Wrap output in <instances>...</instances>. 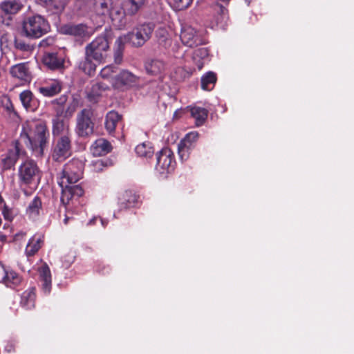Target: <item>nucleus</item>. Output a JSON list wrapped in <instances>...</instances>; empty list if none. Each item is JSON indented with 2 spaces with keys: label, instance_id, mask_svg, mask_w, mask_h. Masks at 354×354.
Listing matches in <instances>:
<instances>
[{
  "label": "nucleus",
  "instance_id": "obj_50",
  "mask_svg": "<svg viewBox=\"0 0 354 354\" xmlns=\"http://www.w3.org/2000/svg\"><path fill=\"white\" fill-rule=\"evenodd\" d=\"M55 43V39L51 37H46L42 39L39 43L40 47H47L53 45Z\"/></svg>",
  "mask_w": 354,
  "mask_h": 354
},
{
  "label": "nucleus",
  "instance_id": "obj_10",
  "mask_svg": "<svg viewBox=\"0 0 354 354\" xmlns=\"http://www.w3.org/2000/svg\"><path fill=\"white\" fill-rule=\"evenodd\" d=\"M154 30L151 23L138 26L133 32L129 34V40L134 46H142L149 38Z\"/></svg>",
  "mask_w": 354,
  "mask_h": 354
},
{
  "label": "nucleus",
  "instance_id": "obj_27",
  "mask_svg": "<svg viewBox=\"0 0 354 354\" xmlns=\"http://www.w3.org/2000/svg\"><path fill=\"white\" fill-rule=\"evenodd\" d=\"M41 281H42L43 290L48 293L51 288V274L47 265H43L39 270Z\"/></svg>",
  "mask_w": 354,
  "mask_h": 354
},
{
  "label": "nucleus",
  "instance_id": "obj_34",
  "mask_svg": "<svg viewBox=\"0 0 354 354\" xmlns=\"http://www.w3.org/2000/svg\"><path fill=\"white\" fill-rule=\"evenodd\" d=\"M208 111L201 107H192L191 109V115L195 119L197 126L202 125L207 117Z\"/></svg>",
  "mask_w": 354,
  "mask_h": 354
},
{
  "label": "nucleus",
  "instance_id": "obj_23",
  "mask_svg": "<svg viewBox=\"0 0 354 354\" xmlns=\"http://www.w3.org/2000/svg\"><path fill=\"white\" fill-rule=\"evenodd\" d=\"M24 5L19 0H6L0 4L1 9L6 13L15 15L21 10Z\"/></svg>",
  "mask_w": 354,
  "mask_h": 354
},
{
  "label": "nucleus",
  "instance_id": "obj_3",
  "mask_svg": "<svg viewBox=\"0 0 354 354\" xmlns=\"http://www.w3.org/2000/svg\"><path fill=\"white\" fill-rule=\"evenodd\" d=\"M85 52L98 64L105 62L110 53V41L108 37L105 35L95 37L86 46Z\"/></svg>",
  "mask_w": 354,
  "mask_h": 354
},
{
  "label": "nucleus",
  "instance_id": "obj_11",
  "mask_svg": "<svg viewBox=\"0 0 354 354\" xmlns=\"http://www.w3.org/2000/svg\"><path fill=\"white\" fill-rule=\"evenodd\" d=\"M71 137L62 136L57 140L53 149V159L55 161L62 162L71 156Z\"/></svg>",
  "mask_w": 354,
  "mask_h": 354
},
{
  "label": "nucleus",
  "instance_id": "obj_40",
  "mask_svg": "<svg viewBox=\"0 0 354 354\" xmlns=\"http://www.w3.org/2000/svg\"><path fill=\"white\" fill-rule=\"evenodd\" d=\"M19 98L26 109H32L33 95L30 91L26 90L21 92Z\"/></svg>",
  "mask_w": 354,
  "mask_h": 354
},
{
  "label": "nucleus",
  "instance_id": "obj_41",
  "mask_svg": "<svg viewBox=\"0 0 354 354\" xmlns=\"http://www.w3.org/2000/svg\"><path fill=\"white\" fill-rule=\"evenodd\" d=\"M230 1L231 0H216L213 5L214 10L219 12L223 17H226L227 15V9L225 6L229 4Z\"/></svg>",
  "mask_w": 354,
  "mask_h": 354
},
{
  "label": "nucleus",
  "instance_id": "obj_46",
  "mask_svg": "<svg viewBox=\"0 0 354 354\" xmlns=\"http://www.w3.org/2000/svg\"><path fill=\"white\" fill-rule=\"evenodd\" d=\"M4 109L6 111V114L12 121L17 122L18 120L19 117L17 113L14 110L13 105L10 101L6 103Z\"/></svg>",
  "mask_w": 354,
  "mask_h": 354
},
{
  "label": "nucleus",
  "instance_id": "obj_22",
  "mask_svg": "<svg viewBox=\"0 0 354 354\" xmlns=\"http://www.w3.org/2000/svg\"><path fill=\"white\" fill-rule=\"evenodd\" d=\"M91 150L93 156H101L108 153L111 150V146L107 140L100 138L92 145Z\"/></svg>",
  "mask_w": 354,
  "mask_h": 354
},
{
  "label": "nucleus",
  "instance_id": "obj_2",
  "mask_svg": "<svg viewBox=\"0 0 354 354\" xmlns=\"http://www.w3.org/2000/svg\"><path fill=\"white\" fill-rule=\"evenodd\" d=\"M50 30L48 21L40 15L26 17L22 22L23 34L29 38L37 39Z\"/></svg>",
  "mask_w": 354,
  "mask_h": 354
},
{
  "label": "nucleus",
  "instance_id": "obj_26",
  "mask_svg": "<svg viewBox=\"0 0 354 354\" xmlns=\"http://www.w3.org/2000/svg\"><path fill=\"white\" fill-rule=\"evenodd\" d=\"M208 55L209 52L207 48H199L194 51L192 59L199 71L203 68Z\"/></svg>",
  "mask_w": 354,
  "mask_h": 354
},
{
  "label": "nucleus",
  "instance_id": "obj_52",
  "mask_svg": "<svg viewBox=\"0 0 354 354\" xmlns=\"http://www.w3.org/2000/svg\"><path fill=\"white\" fill-rule=\"evenodd\" d=\"M100 221L103 227H105L107 223L104 220L100 218Z\"/></svg>",
  "mask_w": 354,
  "mask_h": 354
},
{
  "label": "nucleus",
  "instance_id": "obj_13",
  "mask_svg": "<svg viewBox=\"0 0 354 354\" xmlns=\"http://www.w3.org/2000/svg\"><path fill=\"white\" fill-rule=\"evenodd\" d=\"M180 37L182 43L189 47H194L202 44L201 38L195 29L190 26L182 27Z\"/></svg>",
  "mask_w": 354,
  "mask_h": 354
},
{
  "label": "nucleus",
  "instance_id": "obj_5",
  "mask_svg": "<svg viewBox=\"0 0 354 354\" xmlns=\"http://www.w3.org/2000/svg\"><path fill=\"white\" fill-rule=\"evenodd\" d=\"M66 96H61L58 100H55L53 101L54 103H57L60 105L59 108L56 110V115L53 118V129L52 132L54 136H68L71 137V132L69 129L68 122L62 118V115L64 113V108L62 105L66 102Z\"/></svg>",
  "mask_w": 354,
  "mask_h": 354
},
{
  "label": "nucleus",
  "instance_id": "obj_21",
  "mask_svg": "<svg viewBox=\"0 0 354 354\" xmlns=\"http://www.w3.org/2000/svg\"><path fill=\"white\" fill-rule=\"evenodd\" d=\"M64 59L57 53H47L43 57L44 64L50 69H58L63 66Z\"/></svg>",
  "mask_w": 354,
  "mask_h": 354
},
{
  "label": "nucleus",
  "instance_id": "obj_16",
  "mask_svg": "<svg viewBox=\"0 0 354 354\" xmlns=\"http://www.w3.org/2000/svg\"><path fill=\"white\" fill-rule=\"evenodd\" d=\"M38 91L44 97H53L62 90V83L57 80H50L37 88Z\"/></svg>",
  "mask_w": 354,
  "mask_h": 354
},
{
  "label": "nucleus",
  "instance_id": "obj_45",
  "mask_svg": "<svg viewBox=\"0 0 354 354\" xmlns=\"http://www.w3.org/2000/svg\"><path fill=\"white\" fill-rule=\"evenodd\" d=\"M174 8L180 10L187 8L192 3L193 0H171Z\"/></svg>",
  "mask_w": 354,
  "mask_h": 354
},
{
  "label": "nucleus",
  "instance_id": "obj_14",
  "mask_svg": "<svg viewBox=\"0 0 354 354\" xmlns=\"http://www.w3.org/2000/svg\"><path fill=\"white\" fill-rule=\"evenodd\" d=\"M11 76L21 82V84L29 83L32 80L31 73L27 63L15 64L10 67Z\"/></svg>",
  "mask_w": 354,
  "mask_h": 354
},
{
  "label": "nucleus",
  "instance_id": "obj_42",
  "mask_svg": "<svg viewBox=\"0 0 354 354\" xmlns=\"http://www.w3.org/2000/svg\"><path fill=\"white\" fill-rule=\"evenodd\" d=\"M116 72V68L113 65H108L103 68L100 73V75L103 79L112 80L115 75L113 74Z\"/></svg>",
  "mask_w": 354,
  "mask_h": 354
},
{
  "label": "nucleus",
  "instance_id": "obj_17",
  "mask_svg": "<svg viewBox=\"0 0 354 354\" xmlns=\"http://www.w3.org/2000/svg\"><path fill=\"white\" fill-rule=\"evenodd\" d=\"M127 15L123 9L122 1L120 2L118 0H113V3L109 9L107 17H109L113 23L118 24V26L122 22L124 16Z\"/></svg>",
  "mask_w": 354,
  "mask_h": 354
},
{
  "label": "nucleus",
  "instance_id": "obj_31",
  "mask_svg": "<svg viewBox=\"0 0 354 354\" xmlns=\"http://www.w3.org/2000/svg\"><path fill=\"white\" fill-rule=\"evenodd\" d=\"M136 154L143 158H149L153 156L154 150L149 142H145L139 144L135 149Z\"/></svg>",
  "mask_w": 354,
  "mask_h": 354
},
{
  "label": "nucleus",
  "instance_id": "obj_35",
  "mask_svg": "<svg viewBox=\"0 0 354 354\" xmlns=\"http://www.w3.org/2000/svg\"><path fill=\"white\" fill-rule=\"evenodd\" d=\"M41 208V201L39 197L36 196L28 205L26 214L30 218L34 219L39 215Z\"/></svg>",
  "mask_w": 354,
  "mask_h": 354
},
{
  "label": "nucleus",
  "instance_id": "obj_37",
  "mask_svg": "<svg viewBox=\"0 0 354 354\" xmlns=\"http://www.w3.org/2000/svg\"><path fill=\"white\" fill-rule=\"evenodd\" d=\"M216 74L213 72H208L201 77V87L205 91H211L216 83Z\"/></svg>",
  "mask_w": 354,
  "mask_h": 354
},
{
  "label": "nucleus",
  "instance_id": "obj_36",
  "mask_svg": "<svg viewBox=\"0 0 354 354\" xmlns=\"http://www.w3.org/2000/svg\"><path fill=\"white\" fill-rule=\"evenodd\" d=\"M125 38L122 37H118L115 43L114 49V62L117 64H120L122 62L123 50Z\"/></svg>",
  "mask_w": 354,
  "mask_h": 354
},
{
  "label": "nucleus",
  "instance_id": "obj_43",
  "mask_svg": "<svg viewBox=\"0 0 354 354\" xmlns=\"http://www.w3.org/2000/svg\"><path fill=\"white\" fill-rule=\"evenodd\" d=\"M178 149L180 158L182 161H184L189 158L192 148L185 145L184 142H180L178 145Z\"/></svg>",
  "mask_w": 354,
  "mask_h": 354
},
{
  "label": "nucleus",
  "instance_id": "obj_1",
  "mask_svg": "<svg viewBox=\"0 0 354 354\" xmlns=\"http://www.w3.org/2000/svg\"><path fill=\"white\" fill-rule=\"evenodd\" d=\"M50 134L46 124L41 121L30 120L23 124L20 138L36 157H41L48 145Z\"/></svg>",
  "mask_w": 354,
  "mask_h": 354
},
{
  "label": "nucleus",
  "instance_id": "obj_54",
  "mask_svg": "<svg viewBox=\"0 0 354 354\" xmlns=\"http://www.w3.org/2000/svg\"><path fill=\"white\" fill-rule=\"evenodd\" d=\"M178 111H175V113L174 114V118H178Z\"/></svg>",
  "mask_w": 354,
  "mask_h": 354
},
{
  "label": "nucleus",
  "instance_id": "obj_56",
  "mask_svg": "<svg viewBox=\"0 0 354 354\" xmlns=\"http://www.w3.org/2000/svg\"><path fill=\"white\" fill-rule=\"evenodd\" d=\"M96 219H97V218H93V219L91 220V221H90V222H89V223H90V224L93 223L94 221H95Z\"/></svg>",
  "mask_w": 354,
  "mask_h": 354
},
{
  "label": "nucleus",
  "instance_id": "obj_29",
  "mask_svg": "<svg viewBox=\"0 0 354 354\" xmlns=\"http://www.w3.org/2000/svg\"><path fill=\"white\" fill-rule=\"evenodd\" d=\"M97 64H99L95 62L93 58L89 57L85 52L84 60L80 63L79 68L84 73L92 75L95 73Z\"/></svg>",
  "mask_w": 354,
  "mask_h": 354
},
{
  "label": "nucleus",
  "instance_id": "obj_49",
  "mask_svg": "<svg viewBox=\"0 0 354 354\" xmlns=\"http://www.w3.org/2000/svg\"><path fill=\"white\" fill-rule=\"evenodd\" d=\"M93 167V170L95 171H100L102 170L103 167L106 165L104 160H96L92 163Z\"/></svg>",
  "mask_w": 354,
  "mask_h": 354
},
{
  "label": "nucleus",
  "instance_id": "obj_30",
  "mask_svg": "<svg viewBox=\"0 0 354 354\" xmlns=\"http://www.w3.org/2000/svg\"><path fill=\"white\" fill-rule=\"evenodd\" d=\"M121 116L116 111H109L106 115L105 127L106 129L110 133L114 132L116 125L120 120Z\"/></svg>",
  "mask_w": 354,
  "mask_h": 354
},
{
  "label": "nucleus",
  "instance_id": "obj_4",
  "mask_svg": "<svg viewBox=\"0 0 354 354\" xmlns=\"http://www.w3.org/2000/svg\"><path fill=\"white\" fill-rule=\"evenodd\" d=\"M84 167V160L73 158L64 165L58 178V184L66 186V183H76L82 178Z\"/></svg>",
  "mask_w": 354,
  "mask_h": 354
},
{
  "label": "nucleus",
  "instance_id": "obj_51",
  "mask_svg": "<svg viewBox=\"0 0 354 354\" xmlns=\"http://www.w3.org/2000/svg\"><path fill=\"white\" fill-rule=\"evenodd\" d=\"M25 236H26V232H24L21 231V232H17V234H15V240H19L20 239H22Z\"/></svg>",
  "mask_w": 354,
  "mask_h": 354
},
{
  "label": "nucleus",
  "instance_id": "obj_38",
  "mask_svg": "<svg viewBox=\"0 0 354 354\" xmlns=\"http://www.w3.org/2000/svg\"><path fill=\"white\" fill-rule=\"evenodd\" d=\"M21 281L20 277L14 271L6 272V275L3 278V282L6 286L14 288L17 286Z\"/></svg>",
  "mask_w": 354,
  "mask_h": 354
},
{
  "label": "nucleus",
  "instance_id": "obj_6",
  "mask_svg": "<svg viewBox=\"0 0 354 354\" xmlns=\"http://www.w3.org/2000/svg\"><path fill=\"white\" fill-rule=\"evenodd\" d=\"M18 176L21 186L35 185L39 178V169L34 161L26 160L19 166Z\"/></svg>",
  "mask_w": 354,
  "mask_h": 354
},
{
  "label": "nucleus",
  "instance_id": "obj_28",
  "mask_svg": "<svg viewBox=\"0 0 354 354\" xmlns=\"http://www.w3.org/2000/svg\"><path fill=\"white\" fill-rule=\"evenodd\" d=\"M65 34L83 37L87 33V27L83 24L68 25L62 28Z\"/></svg>",
  "mask_w": 354,
  "mask_h": 354
},
{
  "label": "nucleus",
  "instance_id": "obj_24",
  "mask_svg": "<svg viewBox=\"0 0 354 354\" xmlns=\"http://www.w3.org/2000/svg\"><path fill=\"white\" fill-rule=\"evenodd\" d=\"M112 3L113 0H95L94 11L97 15L105 18L107 17ZM102 20L103 21L104 19Z\"/></svg>",
  "mask_w": 354,
  "mask_h": 354
},
{
  "label": "nucleus",
  "instance_id": "obj_39",
  "mask_svg": "<svg viewBox=\"0 0 354 354\" xmlns=\"http://www.w3.org/2000/svg\"><path fill=\"white\" fill-rule=\"evenodd\" d=\"M109 88V86L102 83L96 82L91 86V91L88 93L90 97H95L102 95V93Z\"/></svg>",
  "mask_w": 354,
  "mask_h": 354
},
{
  "label": "nucleus",
  "instance_id": "obj_9",
  "mask_svg": "<svg viewBox=\"0 0 354 354\" xmlns=\"http://www.w3.org/2000/svg\"><path fill=\"white\" fill-rule=\"evenodd\" d=\"M139 82V77L129 70H121L115 74L111 80L114 88L124 89L136 86Z\"/></svg>",
  "mask_w": 354,
  "mask_h": 354
},
{
  "label": "nucleus",
  "instance_id": "obj_57",
  "mask_svg": "<svg viewBox=\"0 0 354 354\" xmlns=\"http://www.w3.org/2000/svg\"><path fill=\"white\" fill-rule=\"evenodd\" d=\"M161 32H165V30L164 29L160 30Z\"/></svg>",
  "mask_w": 354,
  "mask_h": 354
},
{
  "label": "nucleus",
  "instance_id": "obj_12",
  "mask_svg": "<svg viewBox=\"0 0 354 354\" xmlns=\"http://www.w3.org/2000/svg\"><path fill=\"white\" fill-rule=\"evenodd\" d=\"M91 116V112L88 109H84L78 114L76 131L80 136L86 137L93 133V124Z\"/></svg>",
  "mask_w": 354,
  "mask_h": 354
},
{
  "label": "nucleus",
  "instance_id": "obj_55",
  "mask_svg": "<svg viewBox=\"0 0 354 354\" xmlns=\"http://www.w3.org/2000/svg\"><path fill=\"white\" fill-rule=\"evenodd\" d=\"M68 217H66L64 220V222L65 224H66L68 223Z\"/></svg>",
  "mask_w": 354,
  "mask_h": 354
},
{
  "label": "nucleus",
  "instance_id": "obj_44",
  "mask_svg": "<svg viewBox=\"0 0 354 354\" xmlns=\"http://www.w3.org/2000/svg\"><path fill=\"white\" fill-rule=\"evenodd\" d=\"M198 138V133L196 131H192L187 133L180 142L192 148L193 144L197 140Z\"/></svg>",
  "mask_w": 354,
  "mask_h": 354
},
{
  "label": "nucleus",
  "instance_id": "obj_7",
  "mask_svg": "<svg viewBox=\"0 0 354 354\" xmlns=\"http://www.w3.org/2000/svg\"><path fill=\"white\" fill-rule=\"evenodd\" d=\"M157 162L155 170L162 176H166L174 169L175 160L172 151L168 148H163L157 153Z\"/></svg>",
  "mask_w": 354,
  "mask_h": 354
},
{
  "label": "nucleus",
  "instance_id": "obj_48",
  "mask_svg": "<svg viewBox=\"0 0 354 354\" xmlns=\"http://www.w3.org/2000/svg\"><path fill=\"white\" fill-rule=\"evenodd\" d=\"M15 47L18 50H20L21 51H23L26 53H30L33 50L32 46L23 41H17L15 43Z\"/></svg>",
  "mask_w": 354,
  "mask_h": 354
},
{
  "label": "nucleus",
  "instance_id": "obj_53",
  "mask_svg": "<svg viewBox=\"0 0 354 354\" xmlns=\"http://www.w3.org/2000/svg\"><path fill=\"white\" fill-rule=\"evenodd\" d=\"M6 237L5 235H0V240L1 241H4L6 240Z\"/></svg>",
  "mask_w": 354,
  "mask_h": 354
},
{
  "label": "nucleus",
  "instance_id": "obj_47",
  "mask_svg": "<svg viewBox=\"0 0 354 354\" xmlns=\"http://www.w3.org/2000/svg\"><path fill=\"white\" fill-rule=\"evenodd\" d=\"M2 214L5 220L12 221L15 217V213L12 208L4 204L2 209Z\"/></svg>",
  "mask_w": 354,
  "mask_h": 354
},
{
  "label": "nucleus",
  "instance_id": "obj_18",
  "mask_svg": "<svg viewBox=\"0 0 354 354\" xmlns=\"http://www.w3.org/2000/svg\"><path fill=\"white\" fill-rule=\"evenodd\" d=\"M118 205L120 209H127L133 207L138 201V197L132 190H125L119 194Z\"/></svg>",
  "mask_w": 354,
  "mask_h": 354
},
{
  "label": "nucleus",
  "instance_id": "obj_8",
  "mask_svg": "<svg viewBox=\"0 0 354 354\" xmlns=\"http://www.w3.org/2000/svg\"><path fill=\"white\" fill-rule=\"evenodd\" d=\"M20 142L17 140L12 141L8 147L7 152L1 156V162L5 169H10L15 165L19 157L25 155Z\"/></svg>",
  "mask_w": 354,
  "mask_h": 354
},
{
  "label": "nucleus",
  "instance_id": "obj_33",
  "mask_svg": "<svg viewBox=\"0 0 354 354\" xmlns=\"http://www.w3.org/2000/svg\"><path fill=\"white\" fill-rule=\"evenodd\" d=\"M37 2L54 14H57L63 10V6L58 0H37Z\"/></svg>",
  "mask_w": 354,
  "mask_h": 354
},
{
  "label": "nucleus",
  "instance_id": "obj_15",
  "mask_svg": "<svg viewBox=\"0 0 354 354\" xmlns=\"http://www.w3.org/2000/svg\"><path fill=\"white\" fill-rule=\"evenodd\" d=\"M75 183H66V186L59 184L62 188L61 201L63 203L66 204L73 197H80L84 194L82 187Z\"/></svg>",
  "mask_w": 354,
  "mask_h": 354
},
{
  "label": "nucleus",
  "instance_id": "obj_19",
  "mask_svg": "<svg viewBox=\"0 0 354 354\" xmlns=\"http://www.w3.org/2000/svg\"><path fill=\"white\" fill-rule=\"evenodd\" d=\"M44 241V236L42 234H36L33 235L28 241L25 254L27 257L34 256L42 247Z\"/></svg>",
  "mask_w": 354,
  "mask_h": 354
},
{
  "label": "nucleus",
  "instance_id": "obj_32",
  "mask_svg": "<svg viewBox=\"0 0 354 354\" xmlns=\"http://www.w3.org/2000/svg\"><path fill=\"white\" fill-rule=\"evenodd\" d=\"M35 288H30L23 292L21 299V305L27 308L31 309L35 306Z\"/></svg>",
  "mask_w": 354,
  "mask_h": 354
},
{
  "label": "nucleus",
  "instance_id": "obj_25",
  "mask_svg": "<svg viewBox=\"0 0 354 354\" xmlns=\"http://www.w3.org/2000/svg\"><path fill=\"white\" fill-rule=\"evenodd\" d=\"M145 69L149 74L156 75L165 71V64L161 59H151L145 64Z\"/></svg>",
  "mask_w": 354,
  "mask_h": 354
},
{
  "label": "nucleus",
  "instance_id": "obj_20",
  "mask_svg": "<svg viewBox=\"0 0 354 354\" xmlns=\"http://www.w3.org/2000/svg\"><path fill=\"white\" fill-rule=\"evenodd\" d=\"M147 3V0H122L123 9L127 16H134Z\"/></svg>",
  "mask_w": 354,
  "mask_h": 354
}]
</instances>
